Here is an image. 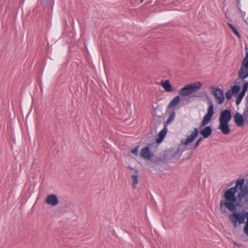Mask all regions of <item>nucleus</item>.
<instances>
[{
  "instance_id": "6e6552de",
  "label": "nucleus",
  "mask_w": 248,
  "mask_h": 248,
  "mask_svg": "<svg viewBox=\"0 0 248 248\" xmlns=\"http://www.w3.org/2000/svg\"><path fill=\"white\" fill-rule=\"evenodd\" d=\"M128 169L133 172V174L131 176V179L132 182L133 188H135L139 182L138 171L135 168H132L130 166L128 167Z\"/></svg>"
},
{
  "instance_id": "0eeeda50",
  "label": "nucleus",
  "mask_w": 248,
  "mask_h": 248,
  "mask_svg": "<svg viewBox=\"0 0 248 248\" xmlns=\"http://www.w3.org/2000/svg\"><path fill=\"white\" fill-rule=\"evenodd\" d=\"M234 121L235 124L239 127H242L244 124H246L244 113L241 114L239 112H236L234 116Z\"/></svg>"
},
{
  "instance_id": "f8f14e48",
  "label": "nucleus",
  "mask_w": 248,
  "mask_h": 248,
  "mask_svg": "<svg viewBox=\"0 0 248 248\" xmlns=\"http://www.w3.org/2000/svg\"><path fill=\"white\" fill-rule=\"evenodd\" d=\"M167 132V126L164 125L163 129L159 132L157 135V138H156V142L157 143L161 142L163 139H164L166 134Z\"/></svg>"
},
{
  "instance_id": "ddd939ff",
  "label": "nucleus",
  "mask_w": 248,
  "mask_h": 248,
  "mask_svg": "<svg viewBox=\"0 0 248 248\" xmlns=\"http://www.w3.org/2000/svg\"><path fill=\"white\" fill-rule=\"evenodd\" d=\"M180 95L176 96L169 103L168 107L172 109L174 107L177 106L180 103Z\"/></svg>"
},
{
  "instance_id": "f3484780",
  "label": "nucleus",
  "mask_w": 248,
  "mask_h": 248,
  "mask_svg": "<svg viewBox=\"0 0 248 248\" xmlns=\"http://www.w3.org/2000/svg\"><path fill=\"white\" fill-rule=\"evenodd\" d=\"M232 95H233V94L231 92L230 90L227 91L225 93L226 97L228 100L231 99Z\"/></svg>"
},
{
  "instance_id": "dca6fc26",
  "label": "nucleus",
  "mask_w": 248,
  "mask_h": 248,
  "mask_svg": "<svg viewBox=\"0 0 248 248\" xmlns=\"http://www.w3.org/2000/svg\"><path fill=\"white\" fill-rule=\"evenodd\" d=\"M228 25L231 29L232 31L234 32V33L239 38H240V35L238 32V31L237 30V29L231 23H228Z\"/></svg>"
},
{
  "instance_id": "39448f33",
  "label": "nucleus",
  "mask_w": 248,
  "mask_h": 248,
  "mask_svg": "<svg viewBox=\"0 0 248 248\" xmlns=\"http://www.w3.org/2000/svg\"><path fill=\"white\" fill-rule=\"evenodd\" d=\"M212 93L217 100V102L219 104H222L224 101V96L223 93L221 90L218 88H213Z\"/></svg>"
},
{
  "instance_id": "20e7f679",
  "label": "nucleus",
  "mask_w": 248,
  "mask_h": 248,
  "mask_svg": "<svg viewBox=\"0 0 248 248\" xmlns=\"http://www.w3.org/2000/svg\"><path fill=\"white\" fill-rule=\"evenodd\" d=\"M202 84L200 82L191 83L185 85L179 91V94L181 96H186L199 91L202 88Z\"/></svg>"
},
{
  "instance_id": "9d476101",
  "label": "nucleus",
  "mask_w": 248,
  "mask_h": 248,
  "mask_svg": "<svg viewBox=\"0 0 248 248\" xmlns=\"http://www.w3.org/2000/svg\"><path fill=\"white\" fill-rule=\"evenodd\" d=\"M140 156L144 159H150L152 157V155L149 148L146 147L142 148L140 153Z\"/></svg>"
},
{
  "instance_id": "4be33fe9",
  "label": "nucleus",
  "mask_w": 248,
  "mask_h": 248,
  "mask_svg": "<svg viewBox=\"0 0 248 248\" xmlns=\"http://www.w3.org/2000/svg\"><path fill=\"white\" fill-rule=\"evenodd\" d=\"M48 2H49L50 4H53L54 2V0H48Z\"/></svg>"
},
{
  "instance_id": "7ed1b4c3",
  "label": "nucleus",
  "mask_w": 248,
  "mask_h": 248,
  "mask_svg": "<svg viewBox=\"0 0 248 248\" xmlns=\"http://www.w3.org/2000/svg\"><path fill=\"white\" fill-rule=\"evenodd\" d=\"M231 119L232 114L230 110L226 109L221 111L219 117L218 129L224 135H228L231 131L229 123Z\"/></svg>"
},
{
  "instance_id": "423d86ee",
  "label": "nucleus",
  "mask_w": 248,
  "mask_h": 248,
  "mask_svg": "<svg viewBox=\"0 0 248 248\" xmlns=\"http://www.w3.org/2000/svg\"><path fill=\"white\" fill-rule=\"evenodd\" d=\"M199 134V130L197 128H195L194 130L192 131L189 135H187L186 139H182L181 142L184 145H188L191 143L197 137Z\"/></svg>"
},
{
  "instance_id": "a211bd4d",
  "label": "nucleus",
  "mask_w": 248,
  "mask_h": 248,
  "mask_svg": "<svg viewBox=\"0 0 248 248\" xmlns=\"http://www.w3.org/2000/svg\"><path fill=\"white\" fill-rule=\"evenodd\" d=\"M244 115L245 118V123L246 124H248V108L247 107V109L244 110Z\"/></svg>"
},
{
  "instance_id": "aec40b11",
  "label": "nucleus",
  "mask_w": 248,
  "mask_h": 248,
  "mask_svg": "<svg viewBox=\"0 0 248 248\" xmlns=\"http://www.w3.org/2000/svg\"><path fill=\"white\" fill-rule=\"evenodd\" d=\"M202 140V138H200L197 140V141L196 142V143L193 148V150L196 149L199 146L200 142Z\"/></svg>"
},
{
  "instance_id": "1a4fd4ad",
  "label": "nucleus",
  "mask_w": 248,
  "mask_h": 248,
  "mask_svg": "<svg viewBox=\"0 0 248 248\" xmlns=\"http://www.w3.org/2000/svg\"><path fill=\"white\" fill-rule=\"evenodd\" d=\"M46 203L48 205L55 206L59 203L57 197L55 195L51 194L46 197Z\"/></svg>"
},
{
  "instance_id": "412c9836",
  "label": "nucleus",
  "mask_w": 248,
  "mask_h": 248,
  "mask_svg": "<svg viewBox=\"0 0 248 248\" xmlns=\"http://www.w3.org/2000/svg\"><path fill=\"white\" fill-rule=\"evenodd\" d=\"M138 148L139 146H137L131 151V153L135 155L136 156L138 155Z\"/></svg>"
},
{
  "instance_id": "b1692460",
  "label": "nucleus",
  "mask_w": 248,
  "mask_h": 248,
  "mask_svg": "<svg viewBox=\"0 0 248 248\" xmlns=\"http://www.w3.org/2000/svg\"><path fill=\"white\" fill-rule=\"evenodd\" d=\"M234 244L235 245H236L238 246V245L236 243H235V242L234 243Z\"/></svg>"
},
{
  "instance_id": "4468645a",
  "label": "nucleus",
  "mask_w": 248,
  "mask_h": 248,
  "mask_svg": "<svg viewBox=\"0 0 248 248\" xmlns=\"http://www.w3.org/2000/svg\"><path fill=\"white\" fill-rule=\"evenodd\" d=\"M175 108L172 109V111L170 114L168 120L164 123V125L167 126L169 124L171 123L174 119L175 117Z\"/></svg>"
},
{
  "instance_id": "9b49d317",
  "label": "nucleus",
  "mask_w": 248,
  "mask_h": 248,
  "mask_svg": "<svg viewBox=\"0 0 248 248\" xmlns=\"http://www.w3.org/2000/svg\"><path fill=\"white\" fill-rule=\"evenodd\" d=\"M160 84L166 91L168 92H171L172 91V87L169 80H162L160 82Z\"/></svg>"
},
{
  "instance_id": "5701e85b",
  "label": "nucleus",
  "mask_w": 248,
  "mask_h": 248,
  "mask_svg": "<svg viewBox=\"0 0 248 248\" xmlns=\"http://www.w3.org/2000/svg\"><path fill=\"white\" fill-rule=\"evenodd\" d=\"M144 0H141V3H142Z\"/></svg>"
},
{
  "instance_id": "2eb2a0df",
  "label": "nucleus",
  "mask_w": 248,
  "mask_h": 248,
  "mask_svg": "<svg viewBox=\"0 0 248 248\" xmlns=\"http://www.w3.org/2000/svg\"><path fill=\"white\" fill-rule=\"evenodd\" d=\"M240 90V87L238 85H235L233 86L230 90L232 93L234 95L238 94V93Z\"/></svg>"
},
{
  "instance_id": "f03ea898",
  "label": "nucleus",
  "mask_w": 248,
  "mask_h": 248,
  "mask_svg": "<svg viewBox=\"0 0 248 248\" xmlns=\"http://www.w3.org/2000/svg\"><path fill=\"white\" fill-rule=\"evenodd\" d=\"M208 108L207 113L204 116L200 125V133L204 138H208L212 134V129L211 126H207L214 114V105L211 100L208 102Z\"/></svg>"
},
{
  "instance_id": "6ab92c4d",
  "label": "nucleus",
  "mask_w": 248,
  "mask_h": 248,
  "mask_svg": "<svg viewBox=\"0 0 248 248\" xmlns=\"http://www.w3.org/2000/svg\"><path fill=\"white\" fill-rule=\"evenodd\" d=\"M246 218H247L248 221L244 227V232L246 235H248V215L247 216L245 219Z\"/></svg>"
},
{
  "instance_id": "f257e3e1",
  "label": "nucleus",
  "mask_w": 248,
  "mask_h": 248,
  "mask_svg": "<svg viewBox=\"0 0 248 248\" xmlns=\"http://www.w3.org/2000/svg\"><path fill=\"white\" fill-rule=\"evenodd\" d=\"M238 79L242 81V90L240 93L235 95L236 97V104L239 105L248 88V81L245 79L248 78V52L246 53L243 60L241 67L237 72Z\"/></svg>"
},
{
  "instance_id": "393cba45",
  "label": "nucleus",
  "mask_w": 248,
  "mask_h": 248,
  "mask_svg": "<svg viewBox=\"0 0 248 248\" xmlns=\"http://www.w3.org/2000/svg\"><path fill=\"white\" fill-rule=\"evenodd\" d=\"M247 107H248V106Z\"/></svg>"
}]
</instances>
